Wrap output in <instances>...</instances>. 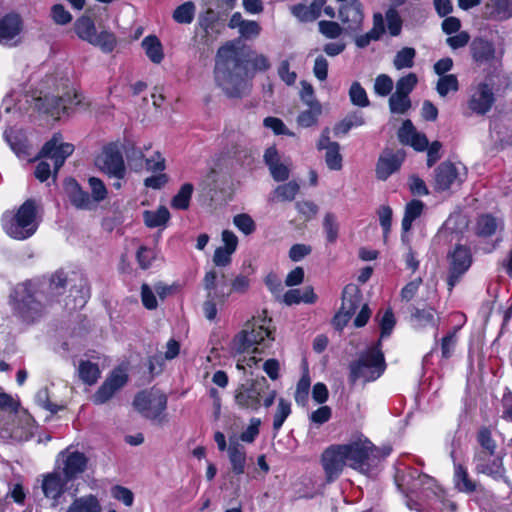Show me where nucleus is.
Masks as SVG:
<instances>
[{"label":"nucleus","instance_id":"nucleus-1","mask_svg":"<svg viewBox=\"0 0 512 512\" xmlns=\"http://www.w3.org/2000/svg\"><path fill=\"white\" fill-rule=\"evenodd\" d=\"M245 62H248L257 72H265L271 67L267 56L255 54L246 60L243 51L232 43L223 45L217 51L214 69L215 81L230 98H239L244 93L247 76Z\"/></svg>","mask_w":512,"mask_h":512},{"label":"nucleus","instance_id":"nucleus-2","mask_svg":"<svg viewBox=\"0 0 512 512\" xmlns=\"http://www.w3.org/2000/svg\"><path fill=\"white\" fill-rule=\"evenodd\" d=\"M67 284L64 272H55L49 280L18 284L10 295L13 314L22 322L33 323L44 310L43 301L51 302L63 294Z\"/></svg>","mask_w":512,"mask_h":512},{"label":"nucleus","instance_id":"nucleus-3","mask_svg":"<svg viewBox=\"0 0 512 512\" xmlns=\"http://www.w3.org/2000/svg\"><path fill=\"white\" fill-rule=\"evenodd\" d=\"M2 227L7 235L16 240H25L31 237L38 229L36 203L32 199L26 200L18 210L5 212L1 219Z\"/></svg>","mask_w":512,"mask_h":512},{"label":"nucleus","instance_id":"nucleus-4","mask_svg":"<svg viewBox=\"0 0 512 512\" xmlns=\"http://www.w3.org/2000/svg\"><path fill=\"white\" fill-rule=\"evenodd\" d=\"M271 322L272 320L266 316L253 318L235 335L231 342V350L242 354L257 345L267 347L274 340Z\"/></svg>","mask_w":512,"mask_h":512},{"label":"nucleus","instance_id":"nucleus-5","mask_svg":"<svg viewBox=\"0 0 512 512\" xmlns=\"http://www.w3.org/2000/svg\"><path fill=\"white\" fill-rule=\"evenodd\" d=\"M385 368V358L379 340L363 351L357 361L350 364V380L374 381L384 373Z\"/></svg>","mask_w":512,"mask_h":512},{"label":"nucleus","instance_id":"nucleus-6","mask_svg":"<svg viewBox=\"0 0 512 512\" xmlns=\"http://www.w3.org/2000/svg\"><path fill=\"white\" fill-rule=\"evenodd\" d=\"M340 447L347 465L361 473H369L377 464L378 450L367 438H359Z\"/></svg>","mask_w":512,"mask_h":512},{"label":"nucleus","instance_id":"nucleus-7","mask_svg":"<svg viewBox=\"0 0 512 512\" xmlns=\"http://www.w3.org/2000/svg\"><path fill=\"white\" fill-rule=\"evenodd\" d=\"M134 408L145 418L161 424L165 421L167 397L159 390H144L136 394Z\"/></svg>","mask_w":512,"mask_h":512},{"label":"nucleus","instance_id":"nucleus-8","mask_svg":"<svg viewBox=\"0 0 512 512\" xmlns=\"http://www.w3.org/2000/svg\"><path fill=\"white\" fill-rule=\"evenodd\" d=\"M94 163L97 169L109 178L123 180L126 176V165L117 143L112 142L103 146Z\"/></svg>","mask_w":512,"mask_h":512},{"label":"nucleus","instance_id":"nucleus-9","mask_svg":"<svg viewBox=\"0 0 512 512\" xmlns=\"http://www.w3.org/2000/svg\"><path fill=\"white\" fill-rule=\"evenodd\" d=\"M35 429V422L26 411H19L1 424L0 436L3 439L22 442L29 440Z\"/></svg>","mask_w":512,"mask_h":512},{"label":"nucleus","instance_id":"nucleus-10","mask_svg":"<svg viewBox=\"0 0 512 512\" xmlns=\"http://www.w3.org/2000/svg\"><path fill=\"white\" fill-rule=\"evenodd\" d=\"M496 101L494 88L486 82L473 84L468 89L467 108L471 114L486 115Z\"/></svg>","mask_w":512,"mask_h":512},{"label":"nucleus","instance_id":"nucleus-11","mask_svg":"<svg viewBox=\"0 0 512 512\" xmlns=\"http://www.w3.org/2000/svg\"><path fill=\"white\" fill-rule=\"evenodd\" d=\"M474 471L477 474H484L496 481H504L510 484L506 477V469L503 463V455L501 453H484L475 452L473 456Z\"/></svg>","mask_w":512,"mask_h":512},{"label":"nucleus","instance_id":"nucleus-12","mask_svg":"<svg viewBox=\"0 0 512 512\" xmlns=\"http://www.w3.org/2000/svg\"><path fill=\"white\" fill-rule=\"evenodd\" d=\"M74 152V145L63 141L60 133H55L52 138L45 143L41 151L37 154L40 158L53 161V172L56 174L63 166L66 159Z\"/></svg>","mask_w":512,"mask_h":512},{"label":"nucleus","instance_id":"nucleus-13","mask_svg":"<svg viewBox=\"0 0 512 512\" xmlns=\"http://www.w3.org/2000/svg\"><path fill=\"white\" fill-rule=\"evenodd\" d=\"M57 462H61L59 465L61 475L71 482L86 470L88 458L80 451L67 448L58 454Z\"/></svg>","mask_w":512,"mask_h":512},{"label":"nucleus","instance_id":"nucleus-14","mask_svg":"<svg viewBox=\"0 0 512 512\" xmlns=\"http://www.w3.org/2000/svg\"><path fill=\"white\" fill-rule=\"evenodd\" d=\"M68 483L69 481L57 470L43 475L41 489L52 508L66 502L65 493L68 490Z\"/></svg>","mask_w":512,"mask_h":512},{"label":"nucleus","instance_id":"nucleus-15","mask_svg":"<svg viewBox=\"0 0 512 512\" xmlns=\"http://www.w3.org/2000/svg\"><path fill=\"white\" fill-rule=\"evenodd\" d=\"M128 382V374L122 367H117L111 371L105 381L94 393L92 400L97 405L108 402L112 397L122 389Z\"/></svg>","mask_w":512,"mask_h":512},{"label":"nucleus","instance_id":"nucleus-16","mask_svg":"<svg viewBox=\"0 0 512 512\" xmlns=\"http://www.w3.org/2000/svg\"><path fill=\"white\" fill-rule=\"evenodd\" d=\"M449 275L447 283L449 290H452L462 275L469 269L472 263L470 250L462 245H457L449 255Z\"/></svg>","mask_w":512,"mask_h":512},{"label":"nucleus","instance_id":"nucleus-17","mask_svg":"<svg viewBox=\"0 0 512 512\" xmlns=\"http://www.w3.org/2000/svg\"><path fill=\"white\" fill-rule=\"evenodd\" d=\"M265 388H268L265 378H262V381H253L248 385H241L235 391L236 404L241 408L258 410Z\"/></svg>","mask_w":512,"mask_h":512},{"label":"nucleus","instance_id":"nucleus-18","mask_svg":"<svg viewBox=\"0 0 512 512\" xmlns=\"http://www.w3.org/2000/svg\"><path fill=\"white\" fill-rule=\"evenodd\" d=\"M321 463L325 472L326 481L329 483L335 481L347 465L345 455L340 445L328 447L322 454Z\"/></svg>","mask_w":512,"mask_h":512},{"label":"nucleus","instance_id":"nucleus-19","mask_svg":"<svg viewBox=\"0 0 512 512\" xmlns=\"http://www.w3.org/2000/svg\"><path fill=\"white\" fill-rule=\"evenodd\" d=\"M316 148L319 151L324 150V159L326 166L329 170L339 171L343 167V157L340 153V145L338 142L330 139V129L325 127L320 134L316 143Z\"/></svg>","mask_w":512,"mask_h":512},{"label":"nucleus","instance_id":"nucleus-20","mask_svg":"<svg viewBox=\"0 0 512 512\" xmlns=\"http://www.w3.org/2000/svg\"><path fill=\"white\" fill-rule=\"evenodd\" d=\"M456 442V438L453 436L450 450V457L453 460V484L457 491L472 494L477 491L478 483L470 477L468 469L464 465L456 462Z\"/></svg>","mask_w":512,"mask_h":512},{"label":"nucleus","instance_id":"nucleus-21","mask_svg":"<svg viewBox=\"0 0 512 512\" xmlns=\"http://www.w3.org/2000/svg\"><path fill=\"white\" fill-rule=\"evenodd\" d=\"M4 138L19 159L30 162L38 157V153L33 152V148L28 143L27 137L22 130L15 128L7 129L4 132Z\"/></svg>","mask_w":512,"mask_h":512},{"label":"nucleus","instance_id":"nucleus-22","mask_svg":"<svg viewBox=\"0 0 512 512\" xmlns=\"http://www.w3.org/2000/svg\"><path fill=\"white\" fill-rule=\"evenodd\" d=\"M23 28L19 14L11 12L0 18V44L15 46Z\"/></svg>","mask_w":512,"mask_h":512},{"label":"nucleus","instance_id":"nucleus-23","mask_svg":"<svg viewBox=\"0 0 512 512\" xmlns=\"http://www.w3.org/2000/svg\"><path fill=\"white\" fill-rule=\"evenodd\" d=\"M404 160V153L385 150L380 155L376 165V176L379 180H387L393 173L399 170Z\"/></svg>","mask_w":512,"mask_h":512},{"label":"nucleus","instance_id":"nucleus-24","mask_svg":"<svg viewBox=\"0 0 512 512\" xmlns=\"http://www.w3.org/2000/svg\"><path fill=\"white\" fill-rule=\"evenodd\" d=\"M217 15L212 9H208L199 15L198 26L202 30V34H197L194 38L195 42H199L203 46L209 47L215 40L213 34H218L217 30Z\"/></svg>","mask_w":512,"mask_h":512},{"label":"nucleus","instance_id":"nucleus-25","mask_svg":"<svg viewBox=\"0 0 512 512\" xmlns=\"http://www.w3.org/2000/svg\"><path fill=\"white\" fill-rule=\"evenodd\" d=\"M341 21L347 25V30L357 31L363 22L362 4L359 0H351L339 10Z\"/></svg>","mask_w":512,"mask_h":512},{"label":"nucleus","instance_id":"nucleus-26","mask_svg":"<svg viewBox=\"0 0 512 512\" xmlns=\"http://www.w3.org/2000/svg\"><path fill=\"white\" fill-rule=\"evenodd\" d=\"M65 190L71 204L82 210H91L95 206L88 192L84 191L74 179L65 181Z\"/></svg>","mask_w":512,"mask_h":512},{"label":"nucleus","instance_id":"nucleus-27","mask_svg":"<svg viewBox=\"0 0 512 512\" xmlns=\"http://www.w3.org/2000/svg\"><path fill=\"white\" fill-rule=\"evenodd\" d=\"M457 177V169L453 163H441L435 170V189L437 191L448 190L457 180Z\"/></svg>","mask_w":512,"mask_h":512},{"label":"nucleus","instance_id":"nucleus-28","mask_svg":"<svg viewBox=\"0 0 512 512\" xmlns=\"http://www.w3.org/2000/svg\"><path fill=\"white\" fill-rule=\"evenodd\" d=\"M228 458L232 467V471L236 475H241L245 472L247 457L246 450L243 445L237 441H230L227 448Z\"/></svg>","mask_w":512,"mask_h":512},{"label":"nucleus","instance_id":"nucleus-29","mask_svg":"<svg viewBox=\"0 0 512 512\" xmlns=\"http://www.w3.org/2000/svg\"><path fill=\"white\" fill-rule=\"evenodd\" d=\"M470 49L472 57L476 62L484 63L494 58V45L487 39L481 37L475 38L471 43Z\"/></svg>","mask_w":512,"mask_h":512},{"label":"nucleus","instance_id":"nucleus-30","mask_svg":"<svg viewBox=\"0 0 512 512\" xmlns=\"http://www.w3.org/2000/svg\"><path fill=\"white\" fill-rule=\"evenodd\" d=\"M316 300L317 296L309 286L303 289H290L283 295V302L289 306L300 303L313 304Z\"/></svg>","mask_w":512,"mask_h":512},{"label":"nucleus","instance_id":"nucleus-31","mask_svg":"<svg viewBox=\"0 0 512 512\" xmlns=\"http://www.w3.org/2000/svg\"><path fill=\"white\" fill-rule=\"evenodd\" d=\"M490 19L503 21L512 17V0H490L486 5Z\"/></svg>","mask_w":512,"mask_h":512},{"label":"nucleus","instance_id":"nucleus-32","mask_svg":"<svg viewBox=\"0 0 512 512\" xmlns=\"http://www.w3.org/2000/svg\"><path fill=\"white\" fill-rule=\"evenodd\" d=\"M65 512H102L98 498L92 494L74 499Z\"/></svg>","mask_w":512,"mask_h":512},{"label":"nucleus","instance_id":"nucleus-33","mask_svg":"<svg viewBox=\"0 0 512 512\" xmlns=\"http://www.w3.org/2000/svg\"><path fill=\"white\" fill-rule=\"evenodd\" d=\"M149 60L155 64H159L164 59L163 46L155 35L146 36L141 43Z\"/></svg>","mask_w":512,"mask_h":512},{"label":"nucleus","instance_id":"nucleus-34","mask_svg":"<svg viewBox=\"0 0 512 512\" xmlns=\"http://www.w3.org/2000/svg\"><path fill=\"white\" fill-rule=\"evenodd\" d=\"M361 303V295L358 289L353 285L344 288L342 294V305L340 311L351 316L354 315Z\"/></svg>","mask_w":512,"mask_h":512},{"label":"nucleus","instance_id":"nucleus-35","mask_svg":"<svg viewBox=\"0 0 512 512\" xmlns=\"http://www.w3.org/2000/svg\"><path fill=\"white\" fill-rule=\"evenodd\" d=\"M230 296L229 292L221 291L220 293L211 292L206 295V300L203 303V313L207 320L213 321L217 316V302L224 303Z\"/></svg>","mask_w":512,"mask_h":512},{"label":"nucleus","instance_id":"nucleus-36","mask_svg":"<svg viewBox=\"0 0 512 512\" xmlns=\"http://www.w3.org/2000/svg\"><path fill=\"white\" fill-rule=\"evenodd\" d=\"M423 209L424 203L421 200L413 199L406 204L402 219V230L404 233L411 230L413 222L421 216Z\"/></svg>","mask_w":512,"mask_h":512},{"label":"nucleus","instance_id":"nucleus-37","mask_svg":"<svg viewBox=\"0 0 512 512\" xmlns=\"http://www.w3.org/2000/svg\"><path fill=\"white\" fill-rule=\"evenodd\" d=\"M411 323L415 328L438 326L435 311L432 308L419 309L414 307L411 312Z\"/></svg>","mask_w":512,"mask_h":512},{"label":"nucleus","instance_id":"nucleus-38","mask_svg":"<svg viewBox=\"0 0 512 512\" xmlns=\"http://www.w3.org/2000/svg\"><path fill=\"white\" fill-rule=\"evenodd\" d=\"M503 227L502 220L493 217L490 214L482 215L478 218L477 221V233L481 236H491L493 235L499 228Z\"/></svg>","mask_w":512,"mask_h":512},{"label":"nucleus","instance_id":"nucleus-39","mask_svg":"<svg viewBox=\"0 0 512 512\" xmlns=\"http://www.w3.org/2000/svg\"><path fill=\"white\" fill-rule=\"evenodd\" d=\"M365 124V120L361 113L355 112L349 114L340 122H338L334 128L335 136L346 135L352 128L359 127Z\"/></svg>","mask_w":512,"mask_h":512},{"label":"nucleus","instance_id":"nucleus-40","mask_svg":"<svg viewBox=\"0 0 512 512\" xmlns=\"http://www.w3.org/2000/svg\"><path fill=\"white\" fill-rule=\"evenodd\" d=\"M74 30L81 40L88 43L97 32L94 21L88 16L79 17L74 23Z\"/></svg>","mask_w":512,"mask_h":512},{"label":"nucleus","instance_id":"nucleus-41","mask_svg":"<svg viewBox=\"0 0 512 512\" xmlns=\"http://www.w3.org/2000/svg\"><path fill=\"white\" fill-rule=\"evenodd\" d=\"M194 191L191 183L183 184L176 195L171 200V207L176 210H187L190 207V201Z\"/></svg>","mask_w":512,"mask_h":512},{"label":"nucleus","instance_id":"nucleus-42","mask_svg":"<svg viewBox=\"0 0 512 512\" xmlns=\"http://www.w3.org/2000/svg\"><path fill=\"white\" fill-rule=\"evenodd\" d=\"M89 44L100 48L104 53H111L117 45V40L113 33L103 30L100 33L96 32Z\"/></svg>","mask_w":512,"mask_h":512},{"label":"nucleus","instance_id":"nucleus-43","mask_svg":"<svg viewBox=\"0 0 512 512\" xmlns=\"http://www.w3.org/2000/svg\"><path fill=\"white\" fill-rule=\"evenodd\" d=\"M291 402L284 398H279L276 410L273 414V430L275 434L282 428L284 422L291 414Z\"/></svg>","mask_w":512,"mask_h":512},{"label":"nucleus","instance_id":"nucleus-44","mask_svg":"<svg viewBox=\"0 0 512 512\" xmlns=\"http://www.w3.org/2000/svg\"><path fill=\"white\" fill-rule=\"evenodd\" d=\"M145 224L150 228L165 225L170 219V213L165 206H160L156 211H144Z\"/></svg>","mask_w":512,"mask_h":512},{"label":"nucleus","instance_id":"nucleus-45","mask_svg":"<svg viewBox=\"0 0 512 512\" xmlns=\"http://www.w3.org/2000/svg\"><path fill=\"white\" fill-rule=\"evenodd\" d=\"M79 378L87 385H93L100 377L97 364L90 361H81L78 367Z\"/></svg>","mask_w":512,"mask_h":512},{"label":"nucleus","instance_id":"nucleus-46","mask_svg":"<svg viewBox=\"0 0 512 512\" xmlns=\"http://www.w3.org/2000/svg\"><path fill=\"white\" fill-rule=\"evenodd\" d=\"M310 387H311V378H310L309 372L305 371L297 383L295 394H294L295 402L299 406L304 407L307 405L308 399H309Z\"/></svg>","mask_w":512,"mask_h":512},{"label":"nucleus","instance_id":"nucleus-47","mask_svg":"<svg viewBox=\"0 0 512 512\" xmlns=\"http://www.w3.org/2000/svg\"><path fill=\"white\" fill-rule=\"evenodd\" d=\"M477 442L480 445V450L476 452H484V453H498L497 452V442L493 438L492 432L487 427H481L477 432Z\"/></svg>","mask_w":512,"mask_h":512},{"label":"nucleus","instance_id":"nucleus-48","mask_svg":"<svg viewBox=\"0 0 512 512\" xmlns=\"http://www.w3.org/2000/svg\"><path fill=\"white\" fill-rule=\"evenodd\" d=\"M308 109L302 111L297 117V123L303 128H308L317 124L320 115L322 114V105L314 104V106H307Z\"/></svg>","mask_w":512,"mask_h":512},{"label":"nucleus","instance_id":"nucleus-49","mask_svg":"<svg viewBox=\"0 0 512 512\" xmlns=\"http://www.w3.org/2000/svg\"><path fill=\"white\" fill-rule=\"evenodd\" d=\"M196 6L193 2L188 1L179 5L173 12V20L179 24H190L194 20Z\"/></svg>","mask_w":512,"mask_h":512},{"label":"nucleus","instance_id":"nucleus-50","mask_svg":"<svg viewBox=\"0 0 512 512\" xmlns=\"http://www.w3.org/2000/svg\"><path fill=\"white\" fill-rule=\"evenodd\" d=\"M416 50L412 47H404L399 50L393 60V65L396 70L412 68L414 66V59Z\"/></svg>","mask_w":512,"mask_h":512},{"label":"nucleus","instance_id":"nucleus-51","mask_svg":"<svg viewBox=\"0 0 512 512\" xmlns=\"http://www.w3.org/2000/svg\"><path fill=\"white\" fill-rule=\"evenodd\" d=\"M388 104L391 113L400 115L405 114L412 105L410 96H405L396 92L390 95Z\"/></svg>","mask_w":512,"mask_h":512},{"label":"nucleus","instance_id":"nucleus-52","mask_svg":"<svg viewBox=\"0 0 512 512\" xmlns=\"http://www.w3.org/2000/svg\"><path fill=\"white\" fill-rule=\"evenodd\" d=\"M348 94L353 105L362 108L369 106L370 101L367 92L359 82L355 81L351 84Z\"/></svg>","mask_w":512,"mask_h":512},{"label":"nucleus","instance_id":"nucleus-53","mask_svg":"<svg viewBox=\"0 0 512 512\" xmlns=\"http://www.w3.org/2000/svg\"><path fill=\"white\" fill-rule=\"evenodd\" d=\"M46 101V113L50 114L54 118H60L61 114H65L69 108L66 104V100L62 97H45Z\"/></svg>","mask_w":512,"mask_h":512},{"label":"nucleus","instance_id":"nucleus-54","mask_svg":"<svg viewBox=\"0 0 512 512\" xmlns=\"http://www.w3.org/2000/svg\"><path fill=\"white\" fill-rule=\"evenodd\" d=\"M323 229L328 243H335L339 234V224L333 213H326L323 219Z\"/></svg>","mask_w":512,"mask_h":512},{"label":"nucleus","instance_id":"nucleus-55","mask_svg":"<svg viewBox=\"0 0 512 512\" xmlns=\"http://www.w3.org/2000/svg\"><path fill=\"white\" fill-rule=\"evenodd\" d=\"M458 89V79L454 74L440 77L436 84V90L441 97H445L449 92H456Z\"/></svg>","mask_w":512,"mask_h":512},{"label":"nucleus","instance_id":"nucleus-56","mask_svg":"<svg viewBox=\"0 0 512 512\" xmlns=\"http://www.w3.org/2000/svg\"><path fill=\"white\" fill-rule=\"evenodd\" d=\"M88 184L91 189V200L93 201L94 206L103 201L107 197V189L104 182L97 177H90L88 179Z\"/></svg>","mask_w":512,"mask_h":512},{"label":"nucleus","instance_id":"nucleus-57","mask_svg":"<svg viewBox=\"0 0 512 512\" xmlns=\"http://www.w3.org/2000/svg\"><path fill=\"white\" fill-rule=\"evenodd\" d=\"M418 83V77L415 73H408L405 76L400 77L396 82V93L410 96Z\"/></svg>","mask_w":512,"mask_h":512},{"label":"nucleus","instance_id":"nucleus-58","mask_svg":"<svg viewBox=\"0 0 512 512\" xmlns=\"http://www.w3.org/2000/svg\"><path fill=\"white\" fill-rule=\"evenodd\" d=\"M394 87L392 78L387 74H379L375 78L374 93L380 97H386L391 94Z\"/></svg>","mask_w":512,"mask_h":512},{"label":"nucleus","instance_id":"nucleus-59","mask_svg":"<svg viewBox=\"0 0 512 512\" xmlns=\"http://www.w3.org/2000/svg\"><path fill=\"white\" fill-rule=\"evenodd\" d=\"M299 185L295 181L279 185L274 193L275 196L281 201H292L295 199L299 192Z\"/></svg>","mask_w":512,"mask_h":512},{"label":"nucleus","instance_id":"nucleus-60","mask_svg":"<svg viewBox=\"0 0 512 512\" xmlns=\"http://www.w3.org/2000/svg\"><path fill=\"white\" fill-rule=\"evenodd\" d=\"M388 32L391 36H398L402 31V19L398 11L390 8L385 13Z\"/></svg>","mask_w":512,"mask_h":512},{"label":"nucleus","instance_id":"nucleus-61","mask_svg":"<svg viewBox=\"0 0 512 512\" xmlns=\"http://www.w3.org/2000/svg\"><path fill=\"white\" fill-rule=\"evenodd\" d=\"M233 224L245 235H250L256 230V224L252 217L246 213L237 214L233 217Z\"/></svg>","mask_w":512,"mask_h":512},{"label":"nucleus","instance_id":"nucleus-62","mask_svg":"<svg viewBox=\"0 0 512 512\" xmlns=\"http://www.w3.org/2000/svg\"><path fill=\"white\" fill-rule=\"evenodd\" d=\"M318 28L319 32L328 39H336L343 32V28L334 21L321 20L318 23Z\"/></svg>","mask_w":512,"mask_h":512},{"label":"nucleus","instance_id":"nucleus-63","mask_svg":"<svg viewBox=\"0 0 512 512\" xmlns=\"http://www.w3.org/2000/svg\"><path fill=\"white\" fill-rule=\"evenodd\" d=\"M458 327L454 328L453 331L449 332L446 336L442 338L441 341V353L442 357L448 359L452 356V353L457 344V331Z\"/></svg>","mask_w":512,"mask_h":512},{"label":"nucleus","instance_id":"nucleus-64","mask_svg":"<svg viewBox=\"0 0 512 512\" xmlns=\"http://www.w3.org/2000/svg\"><path fill=\"white\" fill-rule=\"evenodd\" d=\"M18 406L19 404L10 395L0 393V411L4 413L7 418L19 412Z\"/></svg>","mask_w":512,"mask_h":512}]
</instances>
